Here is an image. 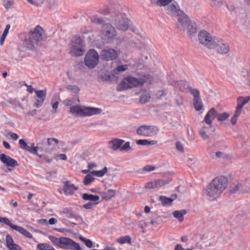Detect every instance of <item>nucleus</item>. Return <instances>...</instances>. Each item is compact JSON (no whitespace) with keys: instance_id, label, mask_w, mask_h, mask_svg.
<instances>
[{"instance_id":"nucleus-1","label":"nucleus","mask_w":250,"mask_h":250,"mask_svg":"<svg viewBox=\"0 0 250 250\" xmlns=\"http://www.w3.org/2000/svg\"><path fill=\"white\" fill-rule=\"evenodd\" d=\"M45 38L43 28L38 25L32 30L26 33L23 37H21V42L19 45V50L21 52L27 50H35Z\"/></svg>"},{"instance_id":"nucleus-2","label":"nucleus","mask_w":250,"mask_h":250,"mask_svg":"<svg viewBox=\"0 0 250 250\" xmlns=\"http://www.w3.org/2000/svg\"><path fill=\"white\" fill-rule=\"evenodd\" d=\"M80 102L78 98L67 99L63 101L66 106H70L69 112L71 114L79 117H89L100 114L102 110L99 108L86 106L79 104Z\"/></svg>"},{"instance_id":"nucleus-3","label":"nucleus","mask_w":250,"mask_h":250,"mask_svg":"<svg viewBox=\"0 0 250 250\" xmlns=\"http://www.w3.org/2000/svg\"><path fill=\"white\" fill-rule=\"evenodd\" d=\"M228 185V179L226 177L218 176L214 179L203 190V195L208 200L214 201L226 189Z\"/></svg>"},{"instance_id":"nucleus-4","label":"nucleus","mask_w":250,"mask_h":250,"mask_svg":"<svg viewBox=\"0 0 250 250\" xmlns=\"http://www.w3.org/2000/svg\"><path fill=\"white\" fill-rule=\"evenodd\" d=\"M123 7L117 8L111 13L110 21L118 30L125 32L129 28V20L124 13Z\"/></svg>"},{"instance_id":"nucleus-5","label":"nucleus","mask_w":250,"mask_h":250,"mask_svg":"<svg viewBox=\"0 0 250 250\" xmlns=\"http://www.w3.org/2000/svg\"><path fill=\"white\" fill-rule=\"evenodd\" d=\"M116 90L122 91L140 86L147 87L151 82L150 79H116Z\"/></svg>"},{"instance_id":"nucleus-6","label":"nucleus","mask_w":250,"mask_h":250,"mask_svg":"<svg viewBox=\"0 0 250 250\" xmlns=\"http://www.w3.org/2000/svg\"><path fill=\"white\" fill-rule=\"evenodd\" d=\"M48 238L55 245L61 249L76 250L80 249L79 244L70 238L67 237L58 238L53 235H49Z\"/></svg>"},{"instance_id":"nucleus-7","label":"nucleus","mask_w":250,"mask_h":250,"mask_svg":"<svg viewBox=\"0 0 250 250\" xmlns=\"http://www.w3.org/2000/svg\"><path fill=\"white\" fill-rule=\"evenodd\" d=\"M117 35L115 28L111 23L104 24L101 29L100 37L107 44L112 43Z\"/></svg>"},{"instance_id":"nucleus-8","label":"nucleus","mask_w":250,"mask_h":250,"mask_svg":"<svg viewBox=\"0 0 250 250\" xmlns=\"http://www.w3.org/2000/svg\"><path fill=\"white\" fill-rule=\"evenodd\" d=\"M69 53L72 56H81L85 51V46L83 40L78 36L74 37L69 45Z\"/></svg>"},{"instance_id":"nucleus-9","label":"nucleus","mask_w":250,"mask_h":250,"mask_svg":"<svg viewBox=\"0 0 250 250\" xmlns=\"http://www.w3.org/2000/svg\"><path fill=\"white\" fill-rule=\"evenodd\" d=\"M198 41L200 43L209 49H213L217 39L205 30L201 31L198 34Z\"/></svg>"},{"instance_id":"nucleus-10","label":"nucleus","mask_w":250,"mask_h":250,"mask_svg":"<svg viewBox=\"0 0 250 250\" xmlns=\"http://www.w3.org/2000/svg\"><path fill=\"white\" fill-rule=\"evenodd\" d=\"M99 56L94 49H90L84 58L85 65L89 68H93L98 64Z\"/></svg>"},{"instance_id":"nucleus-11","label":"nucleus","mask_w":250,"mask_h":250,"mask_svg":"<svg viewBox=\"0 0 250 250\" xmlns=\"http://www.w3.org/2000/svg\"><path fill=\"white\" fill-rule=\"evenodd\" d=\"M124 142L125 141L122 139H114L108 142V147L115 151L119 149L121 151H124L130 149V147L129 142H125L123 145Z\"/></svg>"},{"instance_id":"nucleus-12","label":"nucleus","mask_w":250,"mask_h":250,"mask_svg":"<svg viewBox=\"0 0 250 250\" xmlns=\"http://www.w3.org/2000/svg\"><path fill=\"white\" fill-rule=\"evenodd\" d=\"M0 223L6 224L9 226L12 229L17 231L27 238H32L33 237L32 234L28 231L24 229L23 227L13 224L11 223L10 221L6 217H0Z\"/></svg>"},{"instance_id":"nucleus-13","label":"nucleus","mask_w":250,"mask_h":250,"mask_svg":"<svg viewBox=\"0 0 250 250\" xmlns=\"http://www.w3.org/2000/svg\"><path fill=\"white\" fill-rule=\"evenodd\" d=\"M119 55V52L112 48H107L102 50L101 58L105 61H110L116 59Z\"/></svg>"},{"instance_id":"nucleus-14","label":"nucleus","mask_w":250,"mask_h":250,"mask_svg":"<svg viewBox=\"0 0 250 250\" xmlns=\"http://www.w3.org/2000/svg\"><path fill=\"white\" fill-rule=\"evenodd\" d=\"M0 160L7 167L9 171H11L16 166L19 165L18 162L5 154H0Z\"/></svg>"},{"instance_id":"nucleus-15","label":"nucleus","mask_w":250,"mask_h":250,"mask_svg":"<svg viewBox=\"0 0 250 250\" xmlns=\"http://www.w3.org/2000/svg\"><path fill=\"white\" fill-rule=\"evenodd\" d=\"M169 182V180L151 179L146 184L145 188L148 189L158 188L168 184Z\"/></svg>"},{"instance_id":"nucleus-16","label":"nucleus","mask_w":250,"mask_h":250,"mask_svg":"<svg viewBox=\"0 0 250 250\" xmlns=\"http://www.w3.org/2000/svg\"><path fill=\"white\" fill-rule=\"evenodd\" d=\"M213 49L221 54H226L229 51V45L225 42L217 38Z\"/></svg>"},{"instance_id":"nucleus-17","label":"nucleus","mask_w":250,"mask_h":250,"mask_svg":"<svg viewBox=\"0 0 250 250\" xmlns=\"http://www.w3.org/2000/svg\"><path fill=\"white\" fill-rule=\"evenodd\" d=\"M157 131V128L153 126L142 125L137 129V132L140 135L150 136L155 134Z\"/></svg>"},{"instance_id":"nucleus-18","label":"nucleus","mask_w":250,"mask_h":250,"mask_svg":"<svg viewBox=\"0 0 250 250\" xmlns=\"http://www.w3.org/2000/svg\"><path fill=\"white\" fill-rule=\"evenodd\" d=\"M166 11L167 14L173 17H179L184 14L179 8L178 4L176 3L167 5L166 8Z\"/></svg>"},{"instance_id":"nucleus-19","label":"nucleus","mask_w":250,"mask_h":250,"mask_svg":"<svg viewBox=\"0 0 250 250\" xmlns=\"http://www.w3.org/2000/svg\"><path fill=\"white\" fill-rule=\"evenodd\" d=\"M35 93L36 94V96L34 106L36 108H40L42 105L46 97V90H35Z\"/></svg>"},{"instance_id":"nucleus-20","label":"nucleus","mask_w":250,"mask_h":250,"mask_svg":"<svg viewBox=\"0 0 250 250\" xmlns=\"http://www.w3.org/2000/svg\"><path fill=\"white\" fill-rule=\"evenodd\" d=\"M136 47L141 52V59L143 61L148 59L149 55V53L150 49L148 45L143 42H138L136 44Z\"/></svg>"},{"instance_id":"nucleus-21","label":"nucleus","mask_w":250,"mask_h":250,"mask_svg":"<svg viewBox=\"0 0 250 250\" xmlns=\"http://www.w3.org/2000/svg\"><path fill=\"white\" fill-rule=\"evenodd\" d=\"M189 21L188 17L184 13L178 17L176 26L179 30L185 32Z\"/></svg>"},{"instance_id":"nucleus-22","label":"nucleus","mask_w":250,"mask_h":250,"mask_svg":"<svg viewBox=\"0 0 250 250\" xmlns=\"http://www.w3.org/2000/svg\"><path fill=\"white\" fill-rule=\"evenodd\" d=\"M217 115L216 110L213 108H211L205 116L202 123L205 122L209 127H212V123Z\"/></svg>"},{"instance_id":"nucleus-23","label":"nucleus","mask_w":250,"mask_h":250,"mask_svg":"<svg viewBox=\"0 0 250 250\" xmlns=\"http://www.w3.org/2000/svg\"><path fill=\"white\" fill-rule=\"evenodd\" d=\"M78 188L69 181H65L63 183L62 190L65 195H72Z\"/></svg>"},{"instance_id":"nucleus-24","label":"nucleus","mask_w":250,"mask_h":250,"mask_svg":"<svg viewBox=\"0 0 250 250\" xmlns=\"http://www.w3.org/2000/svg\"><path fill=\"white\" fill-rule=\"evenodd\" d=\"M250 100V96L239 97L237 99V106L235 111L241 113L242 108L244 105Z\"/></svg>"},{"instance_id":"nucleus-25","label":"nucleus","mask_w":250,"mask_h":250,"mask_svg":"<svg viewBox=\"0 0 250 250\" xmlns=\"http://www.w3.org/2000/svg\"><path fill=\"white\" fill-rule=\"evenodd\" d=\"M229 157V154L224 149H219L217 150L212 158L213 159L226 160Z\"/></svg>"},{"instance_id":"nucleus-26","label":"nucleus","mask_w":250,"mask_h":250,"mask_svg":"<svg viewBox=\"0 0 250 250\" xmlns=\"http://www.w3.org/2000/svg\"><path fill=\"white\" fill-rule=\"evenodd\" d=\"M6 246L10 250H21V248L17 244L14 243L12 237L10 235H7L6 237Z\"/></svg>"},{"instance_id":"nucleus-27","label":"nucleus","mask_w":250,"mask_h":250,"mask_svg":"<svg viewBox=\"0 0 250 250\" xmlns=\"http://www.w3.org/2000/svg\"><path fill=\"white\" fill-rule=\"evenodd\" d=\"M190 37H192L196 32V26L195 23L189 21L186 27V31Z\"/></svg>"},{"instance_id":"nucleus-28","label":"nucleus","mask_w":250,"mask_h":250,"mask_svg":"<svg viewBox=\"0 0 250 250\" xmlns=\"http://www.w3.org/2000/svg\"><path fill=\"white\" fill-rule=\"evenodd\" d=\"M187 213L186 210L181 209L180 210H175L173 212V215L174 218L178 219L179 222H182L184 220V216Z\"/></svg>"},{"instance_id":"nucleus-29","label":"nucleus","mask_w":250,"mask_h":250,"mask_svg":"<svg viewBox=\"0 0 250 250\" xmlns=\"http://www.w3.org/2000/svg\"><path fill=\"white\" fill-rule=\"evenodd\" d=\"M116 191L113 189H109L101 193L102 198L105 200H109L115 195Z\"/></svg>"},{"instance_id":"nucleus-30","label":"nucleus","mask_w":250,"mask_h":250,"mask_svg":"<svg viewBox=\"0 0 250 250\" xmlns=\"http://www.w3.org/2000/svg\"><path fill=\"white\" fill-rule=\"evenodd\" d=\"M211 127H209L207 125V126H203L199 130V133L203 139L206 140L209 138V135L208 134V130Z\"/></svg>"},{"instance_id":"nucleus-31","label":"nucleus","mask_w":250,"mask_h":250,"mask_svg":"<svg viewBox=\"0 0 250 250\" xmlns=\"http://www.w3.org/2000/svg\"><path fill=\"white\" fill-rule=\"evenodd\" d=\"M128 65H122L117 67L113 71V76L115 77L116 75H119L121 73L125 71L128 69Z\"/></svg>"},{"instance_id":"nucleus-32","label":"nucleus","mask_w":250,"mask_h":250,"mask_svg":"<svg viewBox=\"0 0 250 250\" xmlns=\"http://www.w3.org/2000/svg\"><path fill=\"white\" fill-rule=\"evenodd\" d=\"M193 104L194 107L197 111H201L204 108V105L201 98L193 99Z\"/></svg>"},{"instance_id":"nucleus-33","label":"nucleus","mask_w":250,"mask_h":250,"mask_svg":"<svg viewBox=\"0 0 250 250\" xmlns=\"http://www.w3.org/2000/svg\"><path fill=\"white\" fill-rule=\"evenodd\" d=\"M150 96L149 92L145 91L142 93L140 96L139 102L142 104H145L150 100Z\"/></svg>"},{"instance_id":"nucleus-34","label":"nucleus","mask_w":250,"mask_h":250,"mask_svg":"<svg viewBox=\"0 0 250 250\" xmlns=\"http://www.w3.org/2000/svg\"><path fill=\"white\" fill-rule=\"evenodd\" d=\"M82 198L84 200H89L90 201H98L99 200V197L98 195L83 193L82 195Z\"/></svg>"},{"instance_id":"nucleus-35","label":"nucleus","mask_w":250,"mask_h":250,"mask_svg":"<svg viewBox=\"0 0 250 250\" xmlns=\"http://www.w3.org/2000/svg\"><path fill=\"white\" fill-rule=\"evenodd\" d=\"M107 171V168L106 167H104L103 169L100 170H93L90 172V174H91L92 175L98 177H101L104 176L105 174Z\"/></svg>"},{"instance_id":"nucleus-36","label":"nucleus","mask_w":250,"mask_h":250,"mask_svg":"<svg viewBox=\"0 0 250 250\" xmlns=\"http://www.w3.org/2000/svg\"><path fill=\"white\" fill-rule=\"evenodd\" d=\"M117 242L120 244L125 243L130 244L131 242V238L129 235H125L120 237L117 239Z\"/></svg>"},{"instance_id":"nucleus-37","label":"nucleus","mask_w":250,"mask_h":250,"mask_svg":"<svg viewBox=\"0 0 250 250\" xmlns=\"http://www.w3.org/2000/svg\"><path fill=\"white\" fill-rule=\"evenodd\" d=\"M159 199L163 206L170 205L173 201V199L167 198L164 196H160Z\"/></svg>"},{"instance_id":"nucleus-38","label":"nucleus","mask_w":250,"mask_h":250,"mask_svg":"<svg viewBox=\"0 0 250 250\" xmlns=\"http://www.w3.org/2000/svg\"><path fill=\"white\" fill-rule=\"evenodd\" d=\"M244 184L242 183L237 184H233L231 186V190L232 192H236L238 191H242L244 190Z\"/></svg>"},{"instance_id":"nucleus-39","label":"nucleus","mask_w":250,"mask_h":250,"mask_svg":"<svg viewBox=\"0 0 250 250\" xmlns=\"http://www.w3.org/2000/svg\"><path fill=\"white\" fill-rule=\"evenodd\" d=\"M156 141H149L147 140H138L136 142L137 145L142 146H147V145H154L156 144Z\"/></svg>"},{"instance_id":"nucleus-40","label":"nucleus","mask_w":250,"mask_h":250,"mask_svg":"<svg viewBox=\"0 0 250 250\" xmlns=\"http://www.w3.org/2000/svg\"><path fill=\"white\" fill-rule=\"evenodd\" d=\"M38 149H39V147L35 146L34 144H32L31 146H28V147L26 150H27V151H28L29 152H30L31 153L34 154L41 158V157H42V156L41 155H39L37 153V151L38 150Z\"/></svg>"},{"instance_id":"nucleus-41","label":"nucleus","mask_w":250,"mask_h":250,"mask_svg":"<svg viewBox=\"0 0 250 250\" xmlns=\"http://www.w3.org/2000/svg\"><path fill=\"white\" fill-rule=\"evenodd\" d=\"M94 180L95 178L91 174H88L85 176L83 183L85 186H87L91 183Z\"/></svg>"},{"instance_id":"nucleus-42","label":"nucleus","mask_w":250,"mask_h":250,"mask_svg":"<svg viewBox=\"0 0 250 250\" xmlns=\"http://www.w3.org/2000/svg\"><path fill=\"white\" fill-rule=\"evenodd\" d=\"M37 248L40 250H55L52 247L46 243L38 244Z\"/></svg>"},{"instance_id":"nucleus-43","label":"nucleus","mask_w":250,"mask_h":250,"mask_svg":"<svg viewBox=\"0 0 250 250\" xmlns=\"http://www.w3.org/2000/svg\"><path fill=\"white\" fill-rule=\"evenodd\" d=\"M66 89L69 91L74 93H77L80 91V88L78 86L74 84H69L66 86Z\"/></svg>"},{"instance_id":"nucleus-44","label":"nucleus","mask_w":250,"mask_h":250,"mask_svg":"<svg viewBox=\"0 0 250 250\" xmlns=\"http://www.w3.org/2000/svg\"><path fill=\"white\" fill-rule=\"evenodd\" d=\"M229 117V115L227 113L217 114L216 116L219 121H224L227 120Z\"/></svg>"},{"instance_id":"nucleus-45","label":"nucleus","mask_w":250,"mask_h":250,"mask_svg":"<svg viewBox=\"0 0 250 250\" xmlns=\"http://www.w3.org/2000/svg\"><path fill=\"white\" fill-rule=\"evenodd\" d=\"M190 93L194 97L193 99H197L200 98L199 91L196 89L192 88L191 87H188Z\"/></svg>"},{"instance_id":"nucleus-46","label":"nucleus","mask_w":250,"mask_h":250,"mask_svg":"<svg viewBox=\"0 0 250 250\" xmlns=\"http://www.w3.org/2000/svg\"><path fill=\"white\" fill-rule=\"evenodd\" d=\"M176 149L179 152L184 153L185 149L183 145L180 141H177L175 145Z\"/></svg>"},{"instance_id":"nucleus-47","label":"nucleus","mask_w":250,"mask_h":250,"mask_svg":"<svg viewBox=\"0 0 250 250\" xmlns=\"http://www.w3.org/2000/svg\"><path fill=\"white\" fill-rule=\"evenodd\" d=\"M92 23L101 24H103L104 21L102 18L97 17L96 16H93L90 19Z\"/></svg>"},{"instance_id":"nucleus-48","label":"nucleus","mask_w":250,"mask_h":250,"mask_svg":"<svg viewBox=\"0 0 250 250\" xmlns=\"http://www.w3.org/2000/svg\"><path fill=\"white\" fill-rule=\"evenodd\" d=\"M173 0H158L156 4L159 6H166L171 2Z\"/></svg>"},{"instance_id":"nucleus-49","label":"nucleus","mask_w":250,"mask_h":250,"mask_svg":"<svg viewBox=\"0 0 250 250\" xmlns=\"http://www.w3.org/2000/svg\"><path fill=\"white\" fill-rule=\"evenodd\" d=\"M14 4V1L12 0L3 1V5L6 9H9L11 8Z\"/></svg>"},{"instance_id":"nucleus-50","label":"nucleus","mask_w":250,"mask_h":250,"mask_svg":"<svg viewBox=\"0 0 250 250\" xmlns=\"http://www.w3.org/2000/svg\"><path fill=\"white\" fill-rule=\"evenodd\" d=\"M80 239L84 242V244L88 248H91L92 247V242L88 239H86L84 237H80Z\"/></svg>"},{"instance_id":"nucleus-51","label":"nucleus","mask_w":250,"mask_h":250,"mask_svg":"<svg viewBox=\"0 0 250 250\" xmlns=\"http://www.w3.org/2000/svg\"><path fill=\"white\" fill-rule=\"evenodd\" d=\"M240 114L241 113L235 111L234 115L231 119V122L232 125H234L236 124L237 120V118L240 116Z\"/></svg>"},{"instance_id":"nucleus-52","label":"nucleus","mask_w":250,"mask_h":250,"mask_svg":"<svg viewBox=\"0 0 250 250\" xmlns=\"http://www.w3.org/2000/svg\"><path fill=\"white\" fill-rule=\"evenodd\" d=\"M63 212L70 218H73L75 217L74 213L71 209H68V208H64L63 209Z\"/></svg>"},{"instance_id":"nucleus-53","label":"nucleus","mask_w":250,"mask_h":250,"mask_svg":"<svg viewBox=\"0 0 250 250\" xmlns=\"http://www.w3.org/2000/svg\"><path fill=\"white\" fill-rule=\"evenodd\" d=\"M19 144L21 148L25 150L27 149L28 146H27V144L23 139H20L19 140Z\"/></svg>"},{"instance_id":"nucleus-54","label":"nucleus","mask_w":250,"mask_h":250,"mask_svg":"<svg viewBox=\"0 0 250 250\" xmlns=\"http://www.w3.org/2000/svg\"><path fill=\"white\" fill-rule=\"evenodd\" d=\"M155 169V167L154 166H151V165H147V166H146L144 167V170L145 171L147 172L152 171Z\"/></svg>"},{"instance_id":"nucleus-55","label":"nucleus","mask_w":250,"mask_h":250,"mask_svg":"<svg viewBox=\"0 0 250 250\" xmlns=\"http://www.w3.org/2000/svg\"><path fill=\"white\" fill-rule=\"evenodd\" d=\"M196 161L194 157H189L188 159L187 163L189 166H192L195 164Z\"/></svg>"},{"instance_id":"nucleus-56","label":"nucleus","mask_w":250,"mask_h":250,"mask_svg":"<svg viewBox=\"0 0 250 250\" xmlns=\"http://www.w3.org/2000/svg\"><path fill=\"white\" fill-rule=\"evenodd\" d=\"M54 158L56 160H58V159L62 160H66L67 159V156L65 154H60L57 155H56Z\"/></svg>"},{"instance_id":"nucleus-57","label":"nucleus","mask_w":250,"mask_h":250,"mask_svg":"<svg viewBox=\"0 0 250 250\" xmlns=\"http://www.w3.org/2000/svg\"><path fill=\"white\" fill-rule=\"evenodd\" d=\"M53 143L55 144H57L59 143V141L57 139L53 138H48L47 139V143L48 145H51Z\"/></svg>"},{"instance_id":"nucleus-58","label":"nucleus","mask_w":250,"mask_h":250,"mask_svg":"<svg viewBox=\"0 0 250 250\" xmlns=\"http://www.w3.org/2000/svg\"><path fill=\"white\" fill-rule=\"evenodd\" d=\"M96 203L93 204L92 203H88L83 205V208L85 209H90Z\"/></svg>"},{"instance_id":"nucleus-59","label":"nucleus","mask_w":250,"mask_h":250,"mask_svg":"<svg viewBox=\"0 0 250 250\" xmlns=\"http://www.w3.org/2000/svg\"><path fill=\"white\" fill-rule=\"evenodd\" d=\"M138 226L141 229H143L147 226V224L145 221H141L139 222Z\"/></svg>"},{"instance_id":"nucleus-60","label":"nucleus","mask_w":250,"mask_h":250,"mask_svg":"<svg viewBox=\"0 0 250 250\" xmlns=\"http://www.w3.org/2000/svg\"><path fill=\"white\" fill-rule=\"evenodd\" d=\"M7 35L2 33L0 38V45H2L6 39Z\"/></svg>"},{"instance_id":"nucleus-61","label":"nucleus","mask_w":250,"mask_h":250,"mask_svg":"<svg viewBox=\"0 0 250 250\" xmlns=\"http://www.w3.org/2000/svg\"><path fill=\"white\" fill-rule=\"evenodd\" d=\"M96 167H97V165L95 163H92L89 164L87 165V167L89 169L90 171L91 169L96 168Z\"/></svg>"},{"instance_id":"nucleus-62","label":"nucleus","mask_w":250,"mask_h":250,"mask_svg":"<svg viewBox=\"0 0 250 250\" xmlns=\"http://www.w3.org/2000/svg\"><path fill=\"white\" fill-rule=\"evenodd\" d=\"M37 112V110H36V109H33V110H29V111L27 112V114H28V115H29V116H34L35 115H36Z\"/></svg>"},{"instance_id":"nucleus-63","label":"nucleus","mask_w":250,"mask_h":250,"mask_svg":"<svg viewBox=\"0 0 250 250\" xmlns=\"http://www.w3.org/2000/svg\"><path fill=\"white\" fill-rule=\"evenodd\" d=\"M58 105L59 103L58 102H56L52 104V107L53 109L54 110V113H55L56 112V110L58 108Z\"/></svg>"},{"instance_id":"nucleus-64","label":"nucleus","mask_w":250,"mask_h":250,"mask_svg":"<svg viewBox=\"0 0 250 250\" xmlns=\"http://www.w3.org/2000/svg\"><path fill=\"white\" fill-rule=\"evenodd\" d=\"M11 138L14 140H17L19 138V136L17 134L15 133H11L10 134Z\"/></svg>"}]
</instances>
